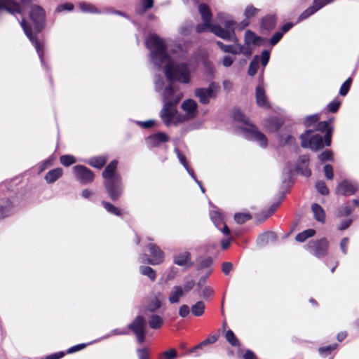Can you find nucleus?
<instances>
[{
	"label": "nucleus",
	"instance_id": "obj_58",
	"mask_svg": "<svg viewBox=\"0 0 359 359\" xmlns=\"http://www.w3.org/2000/svg\"><path fill=\"white\" fill-rule=\"evenodd\" d=\"M283 37V33L280 32H276L270 39V43L272 46L276 45Z\"/></svg>",
	"mask_w": 359,
	"mask_h": 359
},
{
	"label": "nucleus",
	"instance_id": "obj_1",
	"mask_svg": "<svg viewBox=\"0 0 359 359\" xmlns=\"http://www.w3.org/2000/svg\"><path fill=\"white\" fill-rule=\"evenodd\" d=\"M146 46L150 50L153 64L160 68L165 63V73L168 80H176L183 83L190 81L189 70L186 64H177L172 61L166 50L163 39L156 34H150L146 41Z\"/></svg>",
	"mask_w": 359,
	"mask_h": 359
},
{
	"label": "nucleus",
	"instance_id": "obj_47",
	"mask_svg": "<svg viewBox=\"0 0 359 359\" xmlns=\"http://www.w3.org/2000/svg\"><path fill=\"white\" fill-rule=\"evenodd\" d=\"M316 12L315 8L311 6L309 7L307 9H306L299 16L298 18L299 21L304 20L306 18H308L311 15L314 14Z\"/></svg>",
	"mask_w": 359,
	"mask_h": 359
},
{
	"label": "nucleus",
	"instance_id": "obj_14",
	"mask_svg": "<svg viewBox=\"0 0 359 359\" xmlns=\"http://www.w3.org/2000/svg\"><path fill=\"white\" fill-rule=\"evenodd\" d=\"M357 189L356 184L348 180H344L337 186L336 193L343 196H351L354 194Z\"/></svg>",
	"mask_w": 359,
	"mask_h": 359
},
{
	"label": "nucleus",
	"instance_id": "obj_9",
	"mask_svg": "<svg viewBox=\"0 0 359 359\" xmlns=\"http://www.w3.org/2000/svg\"><path fill=\"white\" fill-rule=\"evenodd\" d=\"M29 17L34 25L36 31L40 32L43 29L45 20V12L43 8L37 5H32Z\"/></svg>",
	"mask_w": 359,
	"mask_h": 359
},
{
	"label": "nucleus",
	"instance_id": "obj_59",
	"mask_svg": "<svg viewBox=\"0 0 359 359\" xmlns=\"http://www.w3.org/2000/svg\"><path fill=\"white\" fill-rule=\"evenodd\" d=\"M233 269V264L231 262H224L222 264V270L225 275H228Z\"/></svg>",
	"mask_w": 359,
	"mask_h": 359
},
{
	"label": "nucleus",
	"instance_id": "obj_45",
	"mask_svg": "<svg viewBox=\"0 0 359 359\" xmlns=\"http://www.w3.org/2000/svg\"><path fill=\"white\" fill-rule=\"evenodd\" d=\"M258 12H259L258 8L254 7L252 5H249L246 7V8L245 10L244 15H245V18H247L248 19L250 20L251 18L256 15Z\"/></svg>",
	"mask_w": 359,
	"mask_h": 359
},
{
	"label": "nucleus",
	"instance_id": "obj_44",
	"mask_svg": "<svg viewBox=\"0 0 359 359\" xmlns=\"http://www.w3.org/2000/svg\"><path fill=\"white\" fill-rule=\"evenodd\" d=\"M351 83H352V79L350 77L341 85L340 90H339V94L341 96H345L347 95V93L349 91V89L351 88Z\"/></svg>",
	"mask_w": 359,
	"mask_h": 359
},
{
	"label": "nucleus",
	"instance_id": "obj_16",
	"mask_svg": "<svg viewBox=\"0 0 359 359\" xmlns=\"http://www.w3.org/2000/svg\"><path fill=\"white\" fill-rule=\"evenodd\" d=\"M210 32L224 40H231L234 36L233 29H226V28H222L219 25L211 26Z\"/></svg>",
	"mask_w": 359,
	"mask_h": 359
},
{
	"label": "nucleus",
	"instance_id": "obj_22",
	"mask_svg": "<svg viewBox=\"0 0 359 359\" xmlns=\"http://www.w3.org/2000/svg\"><path fill=\"white\" fill-rule=\"evenodd\" d=\"M317 130L320 132L326 131V134L325 135V145L330 146L331 144L332 129L328 128V123L327 121H321L318 123Z\"/></svg>",
	"mask_w": 359,
	"mask_h": 359
},
{
	"label": "nucleus",
	"instance_id": "obj_10",
	"mask_svg": "<svg viewBox=\"0 0 359 359\" xmlns=\"http://www.w3.org/2000/svg\"><path fill=\"white\" fill-rule=\"evenodd\" d=\"M21 26L26 34V36L29 38L32 44L34 45L36 52L39 55V57L41 61L43 62V44L41 41H39L32 34L30 26L22 20L21 22Z\"/></svg>",
	"mask_w": 359,
	"mask_h": 359
},
{
	"label": "nucleus",
	"instance_id": "obj_39",
	"mask_svg": "<svg viewBox=\"0 0 359 359\" xmlns=\"http://www.w3.org/2000/svg\"><path fill=\"white\" fill-rule=\"evenodd\" d=\"M60 161L64 166H69L76 162V158L72 155H63L60 158Z\"/></svg>",
	"mask_w": 359,
	"mask_h": 359
},
{
	"label": "nucleus",
	"instance_id": "obj_37",
	"mask_svg": "<svg viewBox=\"0 0 359 359\" xmlns=\"http://www.w3.org/2000/svg\"><path fill=\"white\" fill-rule=\"evenodd\" d=\"M161 306V300L157 297H154V299H152L150 301V302L149 303V304L147 305V310L150 312H155Z\"/></svg>",
	"mask_w": 359,
	"mask_h": 359
},
{
	"label": "nucleus",
	"instance_id": "obj_48",
	"mask_svg": "<svg viewBox=\"0 0 359 359\" xmlns=\"http://www.w3.org/2000/svg\"><path fill=\"white\" fill-rule=\"evenodd\" d=\"M334 0H314L313 7L316 11L322 8L324 6L332 3Z\"/></svg>",
	"mask_w": 359,
	"mask_h": 359
},
{
	"label": "nucleus",
	"instance_id": "obj_49",
	"mask_svg": "<svg viewBox=\"0 0 359 359\" xmlns=\"http://www.w3.org/2000/svg\"><path fill=\"white\" fill-rule=\"evenodd\" d=\"M245 41L247 43H257L258 39H259V37L256 36L255 35V34L250 30H248L245 32Z\"/></svg>",
	"mask_w": 359,
	"mask_h": 359
},
{
	"label": "nucleus",
	"instance_id": "obj_3",
	"mask_svg": "<svg viewBox=\"0 0 359 359\" xmlns=\"http://www.w3.org/2000/svg\"><path fill=\"white\" fill-rule=\"evenodd\" d=\"M118 161H111L102 172L103 185L112 201H118L123 192V184L121 175L116 172Z\"/></svg>",
	"mask_w": 359,
	"mask_h": 359
},
{
	"label": "nucleus",
	"instance_id": "obj_12",
	"mask_svg": "<svg viewBox=\"0 0 359 359\" xmlns=\"http://www.w3.org/2000/svg\"><path fill=\"white\" fill-rule=\"evenodd\" d=\"M147 248L150 252L151 257L147 258V263L151 265L160 264L164 260V253L160 249L158 246H157L154 243H149L147 245Z\"/></svg>",
	"mask_w": 359,
	"mask_h": 359
},
{
	"label": "nucleus",
	"instance_id": "obj_60",
	"mask_svg": "<svg viewBox=\"0 0 359 359\" xmlns=\"http://www.w3.org/2000/svg\"><path fill=\"white\" fill-rule=\"evenodd\" d=\"M175 151L176 152L180 163L184 165L185 168H187L188 163L187 162L186 157L180 153L177 148L175 149Z\"/></svg>",
	"mask_w": 359,
	"mask_h": 359
},
{
	"label": "nucleus",
	"instance_id": "obj_51",
	"mask_svg": "<svg viewBox=\"0 0 359 359\" xmlns=\"http://www.w3.org/2000/svg\"><path fill=\"white\" fill-rule=\"evenodd\" d=\"M212 263V259L210 257L204 258L199 262L198 269H204L205 268H208L209 266H211Z\"/></svg>",
	"mask_w": 359,
	"mask_h": 359
},
{
	"label": "nucleus",
	"instance_id": "obj_35",
	"mask_svg": "<svg viewBox=\"0 0 359 359\" xmlns=\"http://www.w3.org/2000/svg\"><path fill=\"white\" fill-rule=\"evenodd\" d=\"M315 233H316L315 230L307 229V230H305V231L298 233L295 237V240L297 242L302 243V242L305 241L307 238L313 236L315 235Z\"/></svg>",
	"mask_w": 359,
	"mask_h": 359
},
{
	"label": "nucleus",
	"instance_id": "obj_36",
	"mask_svg": "<svg viewBox=\"0 0 359 359\" xmlns=\"http://www.w3.org/2000/svg\"><path fill=\"white\" fill-rule=\"evenodd\" d=\"M217 18L219 20H224V26L226 29H233V25L235 24L234 21L231 19H229L225 13H219L217 15Z\"/></svg>",
	"mask_w": 359,
	"mask_h": 359
},
{
	"label": "nucleus",
	"instance_id": "obj_29",
	"mask_svg": "<svg viewBox=\"0 0 359 359\" xmlns=\"http://www.w3.org/2000/svg\"><path fill=\"white\" fill-rule=\"evenodd\" d=\"M205 306L203 302L198 301L191 306V311L195 316H201L205 312Z\"/></svg>",
	"mask_w": 359,
	"mask_h": 359
},
{
	"label": "nucleus",
	"instance_id": "obj_20",
	"mask_svg": "<svg viewBox=\"0 0 359 359\" xmlns=\"http://www.w3.org/2000/svg\"><path fill=\"white\" fill-rule=\"evenodd\" d=\"M63 171L62 168H57L49 170L44 177L46 182L48 184L54 183L62 177Z\"/></svg>",
	"mask_w": 359,
	"mask_h": 359
},
{
	"label": "nucleus",
	"instance_id": "obj_27",
	"mask_svg": "<svg viewBox=\"0 0 359 359\" xmlns=\"http://www.w3.org/2000/svg\"><path fill=\"white\" fill-rule=\"evenodd\" d=\"M219 337V333L217 332V333L210 336L208 338L203 340L202 342L198 344L197 346H194L190 352L194 353L196 350L202 348L203 346H207L208 344H213L216 342Z\"/></svg>",
	"mask_w": 359,
	"mask_h": 359
},
{
	"label": "nucleus",
	"instance_id": "obj_50",
	"mask_svg": "<svg viewBox=\"0 0 359 359\" xmlns=\"http://www.w3.org/2000/svg\"><path fill=\"white\" fill-rule=\"evenodd\" d=\"M139 359H149V352L147 347L138 348L136 351Z\"/></svg>",
	"mask_w": 359,
	"mask_h": 359
},
{
	"label": "nucleus",
	"instance_id": "obj_7",
	"mask_svg": "<svg viewBox=\"0 0 359 359\" xmlns=\"http://www.w3.org/2000/svg\"><path fill=\"white\" fill-rule=\"evenodd\" d=\"M29 6V0H20V4L16 0H0V11L4 10L12 15L22 13Z\"/></svg>",
	"mask_w": 359,
	"mask_h": 359
},
{
	"label": "nucleus",
	"instance_id": "obj_18",
	"mask_svg": "<svg viewBox=\"0 0 359 359\" xmlns=\"http://www.w3.org/2000/svg\"><path fill=\"white\" fill-rule=\"evenodd\" d=\"M169 140L168 136L164 133H158L149 136L147 144L151 147H158L161 143L166 142Z\"/></svg>",
	"mask_w": 359,
	"mask_h": 359
},
{
	"label": "nucleus",
	"instance_id": "obj_24",
	"mask_svg": "<svg viewBox=\"0 0 359 359\" xmlns=\"http://www.w3.org/2000/svg\"><path fill=\"white\" fill-rule=\"evenodd\" d=\"M276 24V17L274 15H269L264 17L261 23L262 29L266 31L273 29Z\"/></svg>",
	"mask_w": 359,
	"mask_h": 359
},
{
	"label": "nucleus",
	"instance_id": "obj_38",
	"mask_svg": "<svg viewBox=\"0 0 359 359\" xmlns=\"http://www.w3.org/2000/svg\"><path fill=\"white\" fill-rule=\"evenodd\" d=\"M259 60L258 57H255L251 61L248 68V74L250 76H254L256 74L259 68Z\"/></svg>",
	"mask_w": 359,
	"mask_h": 359
},
{
	"label": "nucleus",
	"instance_id": "obj_55",
	"mask_svg": "<svg viewBox=\"0 0 359 359\" xmlns=\"http://www.w3.org/2000/svg\"><path fill=\"white\" fill-rule=\"evenodd\" d=\"M319 120V116L318 114L311 115L306 117L305 120V125L306 126H310L311 124L316 123Z\"/></svg>",
	"mask_w": 359,
	"mask_h": 359
},
{
	"label": "nucleus",
	"instance_id": "obj_62",
	"mask_svg": "<svg viewBox=\"0 0 359 359\" xmlns=\"http://www.w3.org/2000/svg\"><path fill=\"white\" fill-rule=\"evenodd\" d=\"M269 53L267 50H264L261 55L262 65L265 67L269 60Z\"/></svg>",
	"mask_w": 359,
	"mask_h": 359
},
{
	"label": "nucleus",
	"instance_id": "obj_52",
	"mask_svg": "<svg viewBox=\"0 0 359 359\" xmlns=\"http://www.w3.org/2000/svg\"><path fill=\"white\" fill-rule=\"evenodd\" d=\"M318 158L321 161H332L333 160L332 152L330 150H326V151L322 152L319 155Z\"/></svg>",
	"mask_w": 359,
	"mask_h": 359
},
{
	"label": "nucleus",
	"instance_id": "obj_8",
	"mask_svg": "<svg viewBox=\"0 0 359 359\" xmlns=\"http://www.w3.org/2000/svg\"><path fill=\"white\" fill-rule=\"evenodd\" d=\"M329 243L323 238L318 241H310L307 245L309 252L317 257H323L327 255Z\"/></svg>",
	"mask_w": 359,
	"mask_h": 359
},
{
	"label": "nucleus",
	"instance_id": "obj_30",
	"mask_svg": "<svg viewBox=\"0 0 359 359\" xmlns=\"http://www.w3.org/2000/svg\"><path fill=\"white\" fill-rule=\"evenodd\" d=\"M102 205L104 208V209L109 213L114 215L116 216H121L122 212L121 210H119L118 208L114 206L113 204L108 201H102Z\"/></svg>",
	"mask_w": 359,
	"mask_h": 359
},
{
	"label": "nucleus",
	"instance_id": "obj_54",
	"mask_svg": "<svg viewBox=\"0 0 359 359\" xmlns=\"http://www.w3.org/2000/svg\"><path fill=\"white\" fill-rule=\"evenodd\" d=\"M340 105H341L340 101L333 100L327 105V109L330 111H331L332 113H335L339 109V107Z\"/></svg>",
	"mask_w": 359,
	"mask_h": 359
},
{
	"label": "nucleus",
	"instance_id": "obj_53",
	"mask_svg": "<svg viewBox=\"0 0 359 359\" xmlns=\"http://www.w3.org/2000/svg\"><path fill=\"white\" fill-rule=\"evenodd\" d=\"M324 172H325V177L327 180H331L333 179V177H334L333 168L331 165L326 164L324 166Z\"/></svg>",
	"mask_w": 359,
	"mask_h": 359
},
{
	"label": "nucleus",
	"instance_id": "obj_23",
	"mask_svg": "<svg viewBox=\"0 0 359 359\" xmlns=\"http://www.w3.org/2000/svg\"><path fill=\"white\" fill-rule=\"evenodd\" d=\"M191 254L184 251L181 253L176 255L173 258V262L175 264L178 266H186L190 261Z\"/></svg>",
	"mask_w": 359,
	"mask_h": 359
},
{
	"label": "nucleus",
	"instance_id": "obj_13",
	"mask_svg": "<svg viewBox=\"0 0 359 359\" xmlns=\"http://www.w3.org/2000/svg\"><path fill=\"white\" fill-rule=\"evenodd\" d=\"M243 132L246 138L257 141L262 147L267 145V139L266 136L257 130L255 127L250 128H243Z\"/></svg>",
	"mask_w": 359,
	"mask_h": 359
},
{
	"label": "nucleus",
	"instance_id": "obj_4",
	"mask_svg": "<svg viewBox=\"0 0 359 359\" xmlns=\"http://www.w3.org/2000/svg\"><path fill=\"white\" fill-rule=\"evenodd\" d=\"M182 109L185 112L184 114L180 113L176 109V114L170 118L169 126H177L180 123L194 119L198 114V104L196 102L192 99L184 100L181 104Z\"/></svg>",
	"mask_w": 359,
	"mask_h": 359
},
{
	"label": "nucleus",
	"instance_id": "obj_33",
	"mask_svg": "<svg viewBox=\"0 0 359 359\" xmlns=\"http://www.w3.org/2000/svg\"><path fill=\"white\" fill-rule=\"evenodd\" d=\"M140 273L147 276L151 281H154L156 278V271L150 266H142L140 267Z\"/></svg>",
	"mask_w": 359,
	"mask_h": 359
},
{
	"label": "nucleus",
	"instance_id": "obj_56",
	"mask_svg": "<svg viewBox=\"0 0 359 359\" xmlns=\"http://www.w3.org/2000/svg\"><path fill=\"white\" fill-rule=\"evenodd\" d=\"M189 313L190 309L187 305L183 304L180 307L179 315L182 318H186L189 314Z\"/></svg>",
	"mask_w": 359,
	"mask_h": 359
},
{
	"label": "nucleus",
	"instance_id": "obj_2",
	"mask_svg": "<svg viewBox=\"0 0 359 359\" xmlns=\"http://www.w3.org/2000/svg\"><path fill=\"white\" fill-rule=\"evenodd\" d=\"M183 96V93L180 88L172 84L166 86L163 90V107L159 112V116L166 126H169L170 118L176 114L177 106Z\"/></svg>",
	"mask_w": 359,
	"mask_h": 359
},
{
	"label": "nucleus",
	"instance_id": "obj_32",
	"mask_svg": "<svg viewBox=\"0 0 359 359\" xmlns=\"http://www.w3.org/2000/svg\"><path fill=\"white\" fill-rule=\"evenodd\" d=\"M107 157L104 156H100L96 157H93L90 158L89 163L93 167L97 168H102L104 165L107 162Z\"/></svg>",
	"mask_w": 359,
	"mask_h": 359
},
{
	"label": "nucleus",
	"instance_id": "obj_57",
	"mask_svg": "<svg viewBox=\"0 0 359 359\" xmlns=\"http://www.w3.org/2000/svg\"><path fill=\"white\" fill-rule=\"evenodd\" d=\"M163 355L166 359H175L177 355V353L175 348H170L164 352Z\"/></svg>",
	"mask_w": 359,
	"mask_h": 359
},
{
	"label": "nucleus",
	"instance_id": "obj_61",
	"mask_svg": "<svg viewBox=\"0 0 359 359\" xmlns=\"http://www.w3.org/2000/svg\"><path fill=\"white\" fill-rule=\"evenodd\" d=\"M337 344H332V345H329V346H327L325 347H320L319 348V352L321 354L330 353L332 351L334 350L337 348Z\"/></svg>",
	"mask_w": 359,
	"mask_h": 359
},
{
	"label": "nucleus",
	"instance_id": "obj_63",
	"mask_svg": "<svg viewBox=\"0 0 359 359\" xmlns=\"http://www.w3.org/2000/svg\"><path fill=\"white\" fill-rule=\"evenodd\" d=\"M163 84H164V82H163V78L161 76L156 77V79L155 80L156 90L158 92L160 91L163 88Z\"/></svg>",
	"mask_w": 359,
	"mask_h": 359
},
{
	"label": "nucleus",
	"instance_id": "obj_64",
	"mask_svg": "<svg viewBox=\"0 0 359 359\" xmlns=\"http://www.w3.org/2000/svg\"><path fill=\"white\" fill-rule=\"evenodd\" d=\"M214 292V290L208 286L205 287L202 291V297L203 298H208L210 297Z\"/></svg>",
	"mask_w": 359,
	"mask_h": 359
},
{
	"label": "nucleus",
	"instance_id": "obj_25",
	"mask_svg": "<svg viewBox=\"0 0 359 359\" xmlns=\"http://www.w3.org/2000/svg\"><path fill=\"white\" fill-rule=\"evenodd\" d=\"M311 210L314 218L320 222L324 223L325 221V213L323 208L318 203H313L311 205Z\"/></svg>",
	"mask_w": 359,
	"mask_h": 359
},
{
	"label": "nucleus",
	"instance_id": "obj_15",
	"mask_svg": "<svg viewBox=\"0 0 359 359\" xmlns=\"http://www.w3.org/2000/svg\"><path fill=\"white\" fill-rule=\"evenodd\" d=\"M134 334L146 332L147 322L142 316H137L128 326Z\"/></svg>",
	"mask_w": 359,
	"mask_h": 359
},
{
	"label": "nucleus",
	"instance_id": "obj_21",
	"mask_svg": "<svg viewBox=\"0 0 359 359\" xmlns=\"http://www.w3.org/2000/svg\"><path fill=\"white\" fill-rule=\"evenodd\" d=\"M217 44L224 53H229L233 55H238L243 53V46H241L225 45L219 41H217Z\"/></svg>",
	"mask_w": 359,
	"mask_h": 359
},
{
	"label": "nucleus",
	"instance_id": "obj_11",
	"mask_svg": "<svg viewBox=\"0 0 359 359\" xmlns=\"http://www.w3.org/2000/svg\"><path fill=\"white\" fill-rule=\"evenodd\" d=\"M73 171L76 178L83 184L91 183L94 180L93 172L83 165H75Z\"/></svg>",
	"mask_w": 359,
	"mask_h": 359
},
{
	"label": "nucleus",
	"instance_id": "obj_5",
	"mask_svg": "<svg viewBox=\"0 0 359 359\" xmlns=\"http://www.w3.org/2000/svg\"><path fill=\"white\" fill-rule=\"evenodd\" d=\"M302 142L301 146L304 148H310L313 151H317L324 147L325 144L323 137L321 135L314 133L311 130H307L304 134L300 136Z\"/></svg>",
	"mask_w": 359,
	"mask_h": 359
},
{
	"label": "nucleus",
	"instance_id": "obj_6",
	"mask_svg": "<svg viewBox=\"0 0 359 359\" xmlns=\"http://www.w3.org/2000/svg\"><path fill=\"white\" fill-rule=\"evenodd\" d=\"M219 90V86L211 83L208 88H198L195 89L194 95L198 98L199 102L203 104H207L210 99L215 98Z\"/></svg>",
	"mask_w": 359,
	"mask_h": 359
},
{
	"label": "nucleus",
	"instance_id": "obj_17",
	"mask_svg": "<svg viewBox=\"0 0 359 359\" xmlns=\"http://www.w3.org/2000/svg\"><path fill=\"white\" fill-rule=\"evenodd\" d=\"M255 97L257 104L259 107L264 109H269L271 107L265 90L261 86H258L256 88Z\"/></svg>",
	"mask_w": 359,
	"mask_h": 359
},
{
	"label": "nucleus",
	"instance_id": "obj_46",
	"mask_svg": "<svg viewBox=\"0 0 359 359\" xmlns=\"http://www.w3.org/2000/svg\"><path fill=\"white\" fill-rule=\"evenodd\" d=\"M316 187L322 195H327L329 194V189L323 181H318L316 184Z\"/></svg>",
	"mask_w": 359,
	"mask_h": 359
},
{
	"label": "nucleus",
	"instance_id": "obj_26",
	"mask_svg": "<svg viewBox=\"0 0 359 359\" xmlns=\"http://www.w3.org/2000/svg\"><path fill=\"white\" fill-rule=\"evenodd\" d=\"M148 323L151 329L158 330L162 327L163 319L161 316L154 314L149 318Z\"/></svg>",
	"mask_w": 359,
	"mask_h": 359
},
{
	"label": "nucleus",
	"instance_id": "obj_41",
	"mask_svg": "<svg viewBox=\"0 0 359 359\" xmlns=\"http://www.w3.org/2000/svg\"><path fill=\"white\" fill-rule=\"evenodd\" d=\"M251 219V215L249 213H236L234 215V219L238 224H243L246 221Z\"/></svg>",
	"mask_w": 359,
	"mask_h": 359
},
{
	"label": "nucleus",
	"instance_id": "obj_34",
	"mask_svg": "<svg viewBox=\"0 0 359 359\" xmlns=\"http://www.w3.org/2000/svg\"><path fill=\"white\" fill-rule=\"evenodd\" d=\"M11 209V203L8 200L0 203V219L8 216Z\"/></svg>",
	"mask_w": 359,
	"mask_h": 359
},
{
	"label": "nucleus",
	"instance_id": "obj_28",
	"mask_svg": "<svg viewBox=\"0 0 359 359\" xmlns=\"http://www.w3.org/2000/svg\"><path fill=\"white\" fill-rule=\"evenodd\" d=\"M198 8L203 22L210 23L212 14L208 6L204 4H202L199 6Z\"/></svg>",
	"mask_w": 359,
	"mask_h": 359
},
{
	"label": "nucleus",
	"instance_id": "obj_40",
	"mask_svg": "<svg viewBox=\"0 0 359 359\" xmlns=\"http://www.w3.org/2000/svg\"><path fill=\"white\" fill-rule=\"evenodd\" d=\"M79 8L83 12L86 13H98L97 9L92 4L86 2L79 4Z\"/></svg>",
	"mask_w": 359,
	"mask_h": 359
},
{
	"label": "nucleus",
	"instance_id": "obj_43",
	"mask_svg": "<svg viewBox=\"0 0 359 359\" xmlns=\"http://www.w3.org/2000/svg\"><path fill=\"white\" fill-rule=\"evenodd\" d=\"M225 337H226V339L228 341V342L231 345H232L233 346H238L239 342H238L236 337L235 336L234 333L231 330H229L226 332Z\"/></svg>",
	"mask_w": 359,
	"mask_h": 359
},
{
	"label": "nucleus",
	"instance_id": "obj_42",
	"mask_svg": "<svg viewBox=\"0 0 359 359\" xmlns=\"http://www.w3.org/2000/svg\"><path fill=\"white\" fill-rule=\"evenodd\" d=\"M274 238V234L273 233L269 232L261 235L258 238L259 245H264L267 244L269 241L272 240Z\"/></svg>",
	"mask_w": 359,
	"mask_h": 359
},
{
	"label": "nucleus",
	"instance_id": "obj_19",
	"mask_svg": "<svg viewBox=\"0 0 359 359\" xmlns=\"http://www.w3.org/2000/svg\"><path fill=\"white\" fill-rule=\"evenodd\" d=\"M184 295V290L181 286H174L170 291L168 300L171 304L178 303Z\"/></svg>",
	"mask_w": 359,
	"mask_h": 359
},
{
	"label": "nucleus",
	"instance_id": "obj_31",
	"mask_svg": "<svg viewBox=\"0 0 359 359\" xmlns=\"http://www.w3.org/2000/svg\"><path fill=\"white\" fill-rule=\"evenodd\" d=\"M232 116L234 120L240 121L246 126L250 125L248 118L240 109H233Z\"/></svg>",
	"mask_w": 359,
	"mask_h": 359
}]
</instances>
